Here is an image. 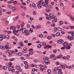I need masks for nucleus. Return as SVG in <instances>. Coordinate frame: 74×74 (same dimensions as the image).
<instances>
[{
    "mask_svg": "<svg viewBox=\"0 0 74 74\" xmlns=\"http://www.w3.org/2000/svg\"><path fill=\"white\" fill-rule=\"evenodd\" d=\"M29 53L30 55H33V52L32 51H30Z\"/></svg>",
    "mask_w": 74,
    "mask_h": 74,
    "instance_id": "nucleus-34",
    "label": "nucleus"
},
{
    "mask_svg": "<svg viewBox=\"0 0 74 74\" xmlns=\"http://www.w3.org/2000/svg\"><path fill=\"white\" fill-rule=\"evenodd\" d=\"M54 20L52 21V22L53 23H55V22H56L57 21V19L56 17H55L54 18H53Z\"/></svg>",
    "mask_w": 74,
    "mask_h": 74,
    "instance_id": "nucleus-9",
    "label": "nucleus"
},
{
    "mask_svg": "<svg viewBox=\"0 0 74 74\" xmlns=\"http://www.w3.org/2000/svg\"><path fill=\"white\" fill-rule=\"evenodd\" d=\"M39 37H40V38H42V37H44V36L42 34H40L39 35Z\"/></svg>",
    "mask_w": 74,
    "mask_h": 74,
    "instance_id": "nucleus-24",
    "label": "nucleus"
},
{
    "mask_svg": "<svg viewBox=\"0 0 74 74\" xmlns=\"http://www.w3.org/2000/svg\"><path fill=\"white\" fill-rule=\"evenodd\" d=\"M44 2V1H43V0H41L40 1H39L38 2V3H41L42 4V3H43Z\"/></svg>",
    "mask_w": 74,
    "mask_h": 74,
    "instance_id": "nucleus-25",
    "label": "nucleus"
},
{
    "mask_svg": "<svg viewBox=\"0 0 74 74\" xmlns=\"http://www.w3.org/2000/svg\"><path fill=\"white\" fill-rule=\"evenodd\" d=\"M14 34L15 35H16V31L15 30H13Z\"/></svg>",
    "mask_w": 74,
    "mask_h": 74,
    "instance_id": "nucleus-41",
    "label": "nucleus"
},
{
    "mask_svg": "<svg viewBox=\"0 0 74 74\" xmlns=\"http://www.w3.org/2000/svg\"><path fill=\"white\" fill-rule=\"evenodd\" d=\"M20 30H22V32L23 33H25L26 31V29L25 28H22Z\"/></svg>",
    "mask_w": 74,
    "mask_h": 74,
    "instance_id": "nucleus-5",
    "label": "nucleus"
},
{
    "mask_svg": "<svg viewBox=\"0 0 74 74\" xmlns=\"http://www.w3.org/2000/svg\"><path fill=\"white\" fill-rule=\"evenodd\" d=\"M30 32H32V33H33V30L32 29H31V28L30 29Z\"/></svg>",
    "mask_w": 74,
    "mask_h": 74,
    "instance_id": "nucleus-58",
    "label": "nucleus"
},
{
    "mask_svg": "<svg viewBox=\"0 0 74 74\" xmlns=\"http://www.w3.org/2000/svg\"><path fill=\"white\" fill-rule=\"evenodd\" d=\"M55 17L56 16H54V15L53 14L50 13L49 15L48 16L46 17V18L47 20H51V19H53L55 18Z\"/></svg>",
    "mask_w": 74,
    "mask_h": 74,
    "instance_id": "nucleus-1",
    "label": "nucleus"
},
{
    "mask_svg": "<svg viewBox=\"0 0 74 74\" xmlns=\"http://www.w3.org/2000/svg\"><path fill=\"white\" fill-rule=\"evenodd\" d=\"M13 3L14 4H16L17 3V2L16 1H14L13 2Z\"/></svg>",
    "mask_w": 74,
    "mask_h": 74,
    "instance_id": "nucleus-47",
    "label": "nucleus"
},
{
    "mask_svg": "<svg viewBox=\"0 0 74 74\" xmlns=\"http://www.w3.org/2000/svg\"><path fill=\"white\" fill-rule=\"evenodd\" d=\"M15 26H12L10 27V29H12V30H15Z\"/></svg>",
    "mask_w": 74,
    "mask_h": 74,
    "instance_id": "nucleus-12",
    "label": "nucleus"
},
{
    "mask_svg": "<svg viewBox=\"0 0 74 74\" xmlns=\"http://www.w3.org/2000/svg\"><path fill=\"white\" fill-rule=\"evenodd\" d=\"M25 33L26 36H28V34H29V31H26Z\"/></svg>",
    "mask_w": 74,
    "mask_h": 74,
    "instance_id": "nucleus-13",
    "label": "nucleus"
},
{
    "mask_svg": "<svg viewBox=\"0 0 74 74\" xmlns=\"http://www.w3.org/2000/svg\"><path fill=\"white\" fill-rule=\"evenodd\" d=\"M56 65H59V62H56Z\"/></svg>",
    "mask_w": 74,
    "mask_h": 74,
    "instance_id": "nucleus-55",
    "label": "nucleus"
},
{
    "mask_svg": "<svg viewBox=\"0 0 74 74\" xmlns=\"http://www.w3.org/2000/svg\"><path fill=\"white\" fill-rule=\"evenodd\" d=\"M54 57H55V55L54 54H52L51 56V58H54Z\"/></svg>",
    "mask_w": 74,
    "mask_h": 74,
    "instance_id": "nucleus-29",
    "label": "nucleus"
},
{
    "mask_svg": "<svg viewBox=\"0 0 74 74\" xmlns=\"http://www.w3.org/2000/svg\"><path fill=\"white\" fill-rule=\"evenodd\" d=\"M8 8H10L11 9L12 8V5H8Z\"/></svg>",
    "mask_w": 74,
    "mask_h": 74,
    "instance_id": "nucleus-35",
    "label": "nucleus"
},
{
    "mask_svg": "<svg viewBox=\"0 0 74 74\" xmlns=\"http://www.w3.org/2000/svg\"><path fill=\"white\" fill-rule=\"evenodd\" d=\"M32 5V7H34V8H35V7H36V5H35V4L34 3H33Z\"/></svg>",
    "mask_w": 74,
    "mask_h": 74,
    "instance_id": "nucleus-42",
    "label": "nucleus"
},
{
    "mask_svg": "<svg viewBox=\"0 0 74 74\" xmlns=\"http://www.w3.org/2000/svg\"><path fill=\"white\" fill-rule=\"evenodd\" d=\"M7 51L8 52L9 55H11V54H12V52H11V51L8 50Z\"/></svg>",
    "mask_w": 74,
    "mask_h": 74,
    "instance_id": "nucleus-17",
    "label": "nucleus"
},
{
    "mask_svg": "<svg viewBox=\"0 0 74 74\" xmlns=\"http://www.w3.org/2000/svg\"><path fill=\"white\" fill-rule=\"evenodd\" d=\"M43 60H45V63L46 64H48L49 63V61L48 60V58L47 57H46L45 58H44Z\"/></svg>",
    "mask_w": 74,
    "mask_h": 74,
    "instance_id": "nucleus-2",
    "label": "nucleus"
},
{
    "mask_svg": "<svg viewBox=\"0 0 74 74\" xmlns=\"http://www.w3.org/2000/svg\"><path fill=\"white\" fill-rule=\"evenodd\" d=\"M23 52L26 53V47H25L23 49Z\"/></svg>",
    "mask_w": 74,
    "mask_h": 74,
    "instance_id": "nucleus-15",
    "label": "nucleus"
},
{
    "mask_svg": "<svg viewBox=\"0 0 74 74\" xmlns=\"http://www.w3.org/2000/svg\"><path fill=\"white\" fill-rule=\"evenodd\" d=\"M24 56L25 57H29L30 56V55L29 54H27L24 55Z\"/></svg>",
    "mask_w": 74,
    "mask_h": 74,
    "instance_id": "nucleus-28",
    "label": "nucleus"
},
{
    "mask_svg": "<svg viewBox=\"0 0 74 74\" xmlns=\"http://www.w3.org/2000/svg\"><path fill=\"white\" fill-rule=\"evenodd\" d=\"M16 69L17 70H19V71L21 72L22 71V69H21V66H16Z\"/></svg>",
    "mask_w": 74,
    "mask_h": 74,
    "instance_id": "nucleus-6",
    "label": "nucleus"
},
{
    "mask_svg": "<svg viewBox=\"0 0 74 74\" xmlns=\"http://www.w3.org/2000/svg\"><path fill=\"white\" fill-rule=\"evenodd\" d=\"M59 23L60 25H63V22L62 21H60Z\"/></svg>",
    "mask_w": 74,
    "mask_h": 74,
    "instance_id": "nucleus-46",
    "label": "nucleus"
},
{
    "mask_svg": "<svg viewBox=\"0 0 74 74\" xmlns=\"http://www.w3.org/2000/svg\"><path fill=\"white\" fill-rule=\"evenodd\" d=\"M64 48H65V49L66 48V47H64V46L63 47H61V49L62 50H63V49H64Z\"/></svg>",
    "mask_w": 74,
    "mask_h": 74,
    "instance_id": "nucleus-38",
    "label": "nucleus"
},
{
    "mask_svg": "<svg viewBox=\"0 0 74 74\" xmlns=\"http://www.w3.org/2000/svg\"><path fill=\"white\" fill-rule=\"evenodd\" d=\"M62 29L61 28H60V27L57 28V30H58V31H62Z\"/></svg>",
    "mask_w": 74,
    "mask_h": 74,
    "instance_id": "nucleus-27",
    "label": "nucleus"
},
{
    "mask_svg": "<svg viewBox=\"0 0 74 74\" xmlns=\"http://www.w3.org/2000/svg\"><path fill=\"white\" fill-rule=\"evenodd\" d=\"M15 10H16V8L15 7L13 6L12 8V10L13 11H15Z\"/></svg>",
    "mask_w": 74,
    "mask_h": 74,
    "instance_id": "nucleus-14",
    "label": "nucleus"
},
{
    "mask_svg": "<svg viewBox=\"0 0 74 74\" xmlns=\"http://www.w3.org/2000/svg\"><path fill=\"white\" fill-rule=\"evenodd\" d=\"M49 1V0H45V4H48V1Z\"/></svg>",
    "mask_w": 74,
    "mask_h": 74,
    "instance_id": "nucleus-39",
    "label": "nucleus"
},
{
    "mask_svg": "<svg viewBox=\"0 0 74 74\" xmlns=\"http://www.w3.org/2000/svg\"><path fill=\"white\" fill-rule=\"evenodd\" d=\"M37 6L38 8H41V6H42V5L40 3H38V4Z\"/></svg>",
    "mask_w": 74,
    "mask_h": 74,
    "instance_id": "nucleus-11",
    "label": "nucleus"
},
{
    "mask_svg": "<svg viewBox=\"0 0 74 74\" xmlns=\"http://www.w3.org/2000/svg\"><path fill=\"white\" fill-rule=\"evenodd\" d=\"M5 23L6 24V25H8V24H9V22H8V21H5Z\"/></svg>",
    "mask_w": 74,
    "mask_h": 74,
    "instance_id": "nucleus-48",
    "label": "nucleus"
},
{
    "mask_svg": "<svg viewBox=\"0 0 74 74\" xmlns=\"http://www.w3.org/2000/svg\"><path fill=\"white\" fill-rule=\"evenodd\" d=\"M12 3V1H9L8 2V4H11V3Z\"/></svg>",
    "mask_w": 74,
    "mask_h": 74,
    "instance_id": "nucleus-56",
    "label": "nucleus"
},
{
    "mask_svg": "<svg viewBox=\"0 0 74 74\" xmlns=\"http://www.w3.org/2000/svg\"><path fill=\"white\" fill-rule=\"evenodd\" d=\"M7 14L8 15H10V14H11V12H7Z\"/></svg>",
    "mask_w": 74,
    "mask_h": 74,
    "instance_id": "nucleus-51",
    "label": "nucleus"
},
{
    "mask_svg": "<svg viewBox=\"0 0 74 74\" xmlns=\"http://www.w3.org/2000/svg\"><path fill=\"white\" fill-rule=\"evenodd\" d=\"M52 38V37L51 36H48L47 37V39L49 40H51Z\"/></svg>",
    "mask_w": 74,
    "mask_h": 74,
    "instance_id": "nucleus-22",
    "label": "nucleus"
},
{
    "mask_svg": "<svg viewBox=\"0 0 74 74\" xmlns=\"http://www.w3.org/2000/svg\"><path fill=\"white\" fill-rule=\"evenodd\" d=\"M15 60L14 58H11L10 59V61H13V60Z\"/></svg>",
    "mask_w": 74,
    "mask_h": 74,
    "instance_id": "nucleus-36",
    "label": "nucleus"
},
{
    "mask_svg": "<svg viewBox=\"0 0 74 74\" xmlns=\"http://www.w3.org/2000/svg\"><path fill=\"white\" fill-rule=\"evenodd\" d=\"M71 47L69 46L68 45L66 47V49H70Z\"/></svg>",
    "mask_w": 74,
    "mask_h": 74,
    "instance_id": "nucleus-26",
    "label": "nucleus"
},
{
    "mask_svg": "<svg viewBox=\"0 0 74 74\" xmlns=\"http://www.w3.org/2000/svg\"><path fill=\"white\" fill-rule=\"evenodd\" d=\"M40 70H41V71H44V69L42 68H40Z\"/></svg>",
    "mask_w": 74,
    "mask_h": 74,
    "instance_id": "nucleus-61",
    "label": "nucleus"
},
{
    "mask_svg": "<svg viewBox=\"0 0 74 74\" xmlns=\"http://www.w3.org/2000/svg\"><path fill=\"white\" fill-rule=\"evenodd\" d=\"M61 67L62 68V69H65L64 66L62 64H61Z\"/></svg>",
    "mask_w": 74,
    "mask_h": 74,
    "instance_id": "nucleus-18",
    "label": "nucleus"
},
{
    "mask_svg": "<svg viewBox=\"0 0 74 74\" xmlns=\"http://www.w3.org/2000/svg\"><path fill=\"white\" fill-rule=\"evenodd\" d=\"M2 38L3 39H5L6 38V36L5 35H2Z\"/></svg>",
    "mask_w": 74,
    "mask_h": 74,
    "instance_id": "nucleus-33",
    "label": "nucleus"
},
{
    "mask_svg": "<svg viewBox=\"0 0 74 74\" xmlns=\"http://www.w3.org/2000/svg\"><path fill=\"white\" fill-rule=\"evenodd\" d=\"M47 72L48 73H51V70L50 69H49L48 70Z\"/></svg>",
    "mask_w": 74,
    "mask_h": 74,
    "instance_id": "nucleus-43",
    "label": "nucleus"
},
{
    "mask_svg": "<svg viewBox=\"0 0 74 74\" xmlns=\"http://www.w3.org/2000/svg\"><path fill=\"white\" fill-rule=\"evenodd\" d=\"M12 64V63L11 62L9 63V66H8V67H10L11 66Z\"/></svg>",
    "mask_w": 74,
    "mask_h": 74,
    "instance_id": "nucleus-20",
    "label": "nucleus"
},
{
    "mask_svg": "<svg viewBox=\"0 0 74 74\" xmlns=\"http://www.w3.org/2000/svg\"><path fill=\"white\" fill-rule=\"evenodd\" d=\"M46 10L47 12H49V11H51V10H50V9H46Z\"/></svg>",
    "mask_w": 74,
    "mask_h": 74,
    "instance_id": "nucleus-52",
    "label": "nucleus"
},
{
    "mask_svg": "<svg viewBox=\"0 0 74 74\" xmlns=\"http://www.w3.org/2000/svg\"><path fill=\"white\" fill-rule=\"evenodd\" d=\"M12 72H14L15 71V69H12L11 70Z\"/></svg>",
    "mask_w": 74,
    "mask_h": 74,
    "instance_id": "nucleus-63",
    "label": "nucleus"
},
{
    "mask_svg": "<svg viewBox=\"0 0 74 74\" xmlns=\"http://www.w3.org/2000/svg\"><path fill=\"white\" fill-rule=\"evenodd\" d=\"M71 66H67V69H71Z\"/></svg>",
    "mask_w": 74,
    "mask_h": 74,
    "instance_id": "nucleus-54",
    "label": "nucleus"
},
{
    "mask_svg": "<svg viewBox=\"0 0 74 74\" xmlns=\"http://www.w3.org/2000/svg\"><path fill=\"white\" fill-rule=\"evenodd\" d=\"M37 47L38 48H40L42 47V45L40 44H39L38 45Z\"/></svg>",
    "mask_w": 74,
    "mask_h": 74,
    "instance_id": "nucleus-19",
    "label": "nucleus"
},
{
    "mask_svg": "<svg viewBox=\"0 0 74 74\" xmlns=\"http://www.w3.org/2000/svg\"><path fill=\"white\" fill-rule=\"evenodd\" d=\"M70 18L72 21H74V18L73 17V16H70Z\"/></svg>",
    "mask_w": 74,
    "mask_h": 74,
    "instance_id": "nucleus-32",
    "label": "nucleus"
},
{
    "mask_svg": "<svg viewBox=\"0 0 74 74\" xmlns=\"http://www.w3.org/2000/svg\"><path fill=\"white\" fill-rule=\"evenodd\" d=\"M59 71L58 74H62V72L61 71V70H59Z\"/></svg>",
    "mask_w": 74,
    "mask_h": 74,
    "instance_id": "nucleus-31",
    "label": "nucleus"
},
{
    "mask_svg": "<svg viewBox=\"0 0 74 74\" xmlns=\"http://www.w3.org/2000/svg\"><path fill=\"white\" fill-rule=\"evenodd\" d=\"M10 48L8 45H6L5 47L3 46H0V48L2 49H4L5 48H6V49H8Z\"/></svg>",
    "mask_w": 74,
    "mask_h": 74,
    "instance_id": "nucleus-3",
    "label": "nucleus"
},
{
    "mask_svg": "<svg viewBox=\"0 0 74 74\" xmlns=\"http://www.w3.org/2000/svg\"><path fill=\"white\" fill-rule=\"evenodd\" d=\"M68 45V43L67 42H65L63 44V46H64V47H67V46Z\"/></svg>",
    "mask_w": 74,
    "mask_h": 74,
    "instance_id": "nucleus-10",
    "label": "nucleus"
},
{
    "mask_svg": "<svg viewBox=\"0 0 74 74\" xmlns=\"http://www.w3.org/2000/svg\"><path fill=\"white\" fill-rule=\"evenodd\" d=\"M29 67V66H28V64H26V65H25V69H28Z\"/></svg>",
    "mask_w": 74,
    "mask_h": 74,
    "instance_id": "nucleus-30",
    "label": "nucleus"
},
{
    "mask_svg": "<svg viewBox=\"0 0 74 74\" xmlns=\"http://www.w3.org/2000/svg\"><path fill=\"white\" fill-rule=\"evenodd\" d=\"M30 21H33V20L34 19V18H30Z\"/></svg>",
    "mask_w": 74,
    "mask_h": 74,
    "instance_id": "nucleus-59",
    "label": "nucleus"
},
{
    "mask_svg": "<svg viewBox=\"0 0 74 74\" xmlns=\"http://www.w3.org/2000/svg\"><path fill=\"white\" fill-rule=\"evenodd\" d=\"M20 47H24V45H23V43L20 44Z\"/></svg>",
    "mask_w": 74,
    "mask_h": 74,
    "instance_id": "nucleus-37",
    "label": "nucleus"
},
{
    "mask_svg": "<svg viewBox=\"0 0 74 74\" xmlns=\"http://www.w3.org/2000/svg\"><path fill=\"white\" fill-rule=\"evenodd\" d=\"M19 18V16H16V17L14 19V21H16Z\"/></svg>",
    "mask_w": 74,
    "mask_h": 74,
    "instance_id": "nucleus-21",
    "label": "nucleus"
},
{
    "mask_svg": "<svg viewBox=\"0 0 74 74\" xmlns=\"http://www.w3.org/2000/svg\"><path fill=\"white\" fill-rule=\"evenodd\" d=\"M45 7H48V4H46L45 5Z\"/></svg>",
    "mask_w": 74,
    "mask_h": 74,
    "instance_id": "nucleus-62",
    "label": "nucleus"
},
{
    "mask_svg": "<svg viewBox=\"0 0 74 74\" xmlns=\"http://www.w3.org/2000/svg\"><path fill=\"white\" fill-rule=\"evenodd\" d=\"M21 15L22 16H25V14L24 13H23L21 14Z\"/></svg>",
    "mask_w": 74,
    "mask_h": 74,
    "instance_id": "nucleus-44",
    "label": "nucleus"
},
{
    "mask_svg": "<svg viewBox=\"0 0 74 74\" xmlns=\"http://www.w3.org/2000/svg\"><path fill=\"white\" fill-rule=\"evenodd\" d=\"M54 30L56 32V31H57V30H58V28L55 27L54 28Z\"/></svg>",
    "mask_w": 74,
    "mask_h": 74,
    "instance_id": "nucleus-53",
    "label": "nucleus"
},
{
    "mask_svg": "<svg viewBox=\"0 0 74 74\" xmlns=\"http://www.w3.org/2000/svg\"><path fill=\"white\" fill-rule=\"evenodd\" d=\"M52 48V47L51 46L49 45H47L45 46L44 47V48L45 49H46V48Z\"/></svg>",
    "mask_w": 74,
    "mask_h": 74,
    "instance_id": "nucleus-4",
    "label": "nucleus"
},
{
    "mask_svg": "<svg viewBox=\"0 0 74 74\" xmlns=\"http://www.w3.org/2000/svg\"><path fill=\"white\" fill-rule=\"evenodd\" d=\"M55 24H52L51 25V26H52V27H55Z\"/></svg>",
    "mask_w": 74,
    "mask_h": 74,
    "instance_id": "nucleus-49",
    "label": "nucleus"
},
{
    "mask_svg": "<svg viewBox=\"0 0 74 74\" xmlns=\"http://www.w3.org/2000/svg\"><path fill=\"white\" fill-rule=\"evenodd\" d=\"M6 32H7V33H8V34H10V33H11V32L10 31H6Z\"/></svg>",
    "mask_w": 74,
    "mask_h": 74,
    "instance_id": "nucleus-40",
    "label": "nucleus"
},
{
    "mask_svg": "<svg viewBox=\"0 0 74 74\" xmlns=\"http://www.w3.org/2000/svg\"><path fill=\"white\" fill-rule=\"evenodd\" d=\"M59 59V58L58 57H57L56 58H55L53 59V60H57V59Z\"/></svg>",
    "mask_w": 74,
    "mask_h": 74,
    "instance_id": "nucleus-57",
    "label": "nucleus"
},
{
    "mask_svg": "<svg viewBox=\"0 0 74 74\" xmlns=\"http://www.w3.org/2000/svg\"><path fill=\"white\" fill-rule=\"evenodd\" d=\"M70 28L71 29H74V26H71Z\"/></svg>",
    "mask_w": 74,
    "mask_h": 74,
    "instance_id": "nucleus-60",
    "label": "nucleus"
},
{
    "mask_svg": "<svg viewBox=\"0 0 74 74\" xmlns=\"http://www.w3.org/2000/svg\"><path fill=\"white\" fill-rule=\"evenodd\" d=\"M71 34L72 36H74V33L73 32H72Z\"/></svg>",
    "mask_w": 74,
    "mask_h": 74,
    "instance_id": "nucleus-64",
    "label": "nucleus"
},
{
    "mask_svg": "<svg viewBox=\"0 0 74 74\" xmlns=\"http://www.w3.org/2000/svg\"><path fill=\"white\" fill-rule=\"evenodd\" d=\"M17 54L18 55H19V56H22V55H23V53L21 52H19Z\"/></svg>",
    "mask_w": 74,
    "mask_h": 74,
    "instance_id": "nucleus-16",
    "label": "nucleus"
},
{
    "mask_svg": "<svg viewBox=\"0 0 74 74\" xmlns=\"http://www.w3.org/2000/svg\"><path fill=\"white\" fill-rule=\"evenodd\" d=\"M68 38L69 40H74V37L73 36L71 37L70 36H68Z\"/></svg>",
    "mask_w": 74,
    "mask_h": 74,
    "instance_id": "nucleus-7",
    "label": "nucleus"
},
{
    "mask_svg": "<svg viewBox=\"0 0 74 74\" xmlns=\"http://www.w3.org/2000/svg\"><path fill=\"white\" fill-rule=\"evenodd\" d=\"M58 44H62L63 43V40L62 39L58 41Z\"/></svg>",
    "mask_w": 74,
    "mask_h": 74,
    "instance_id": "nucleus-8",
    "label": "nucleus"
},
{
    "mask_svg": "<svg viewBox=\"0 0 74 74\" xmlns=\"http://www.w3.org/2000/svg\"><path fill=\"white\" fill-rule=\"evenodd\" d=\"M42 45H46V44L45 42H42Z\"/></svg>",
    "mask_w": 74,
    "mask_h": 74,
    "instance_id": "nucleus-45",
    "label": "nucleus"
},
{
    "mask_svg": "<svg viewBox=\"0 0 74 74\" xmlns=\"http://www.w3.org/2000/svg\"><path fill=\"white\" fill-rule=\"evenodd\" d=\"M60 34V33L59 32H58L56 34V36H59Z\"/></svg>",
    "mask_w": 74,
    "mask_h": 74,
    "instance_id": "nucleus-23",
    "label": "nucleus"
},
{
    "mask_svg": "<svg viewBox=\"0 0 74 74\" xmlns=\"http://www.w3.org/2000/svg\"><path fill=\"white\" fill-rule=\"evenodd\" d=\"M73 45V44L71 43H69L68 44V45L70 47H71V46L72 45Z\"/></svg>",
    "mask_w": 74,
    "mask_h": 74,
    "instance_id": "nucleus-50",
    "label": "nucleus"
}]
</instances>
